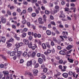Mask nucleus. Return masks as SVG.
Instances as JSON below:
<instances>
[{
  "mask_svg": "<svg viewBox=\"0 0 79 79\" xmlns=\"http://www.w3.org/2000/svg\"><path fill=\"white\" fill-rule=\"evenodd\" d=\"M52 29L54 31H55L56 32L57 30V29H56V28L55 27H52Z\"/></svg>",
  "mask_w": 79,
  "mask_h": 79,
  "instance_id": "42",
  "label": "nucleus"
},
{
  "mask_svg": "<svg viewBox=\"0 0 79 79\" xmlns=\"http://www.w3.org/2000/svg\"><path fill=\"white\" fill-rule=\"evenodd\" d=\"M62 76L65 78H67L68 77V74L67 73H64L63 74Z\"/></svg>",
  "mask_w": 79,
  "mask_h": 79,
  "instance_id": "10",
  "label": "nucleus"
},
{
  "mask_svg": "<svg viewBox=\"0 0 79 79\" xmlns=\"http://www.w3.org/2000/svg\"><path fill=\"white\" fill-rule=\"evenodd\" d=\"M65 2L64 1H63L61 2V4L62 5H64L65 4Z\"/></svg>",
  "mask_w": 79,
  "mask_h": 79,
  "instance_id": "57",
  "label": "nucleus"
},
{
  "mask_svg": "<svg viewBox=\"0 0 79 79\" xmlns=\"http://www.w3.org/2000/svg\"><path fill=\"white\" fill-rule=\"evenodd\" d=\"M28 47L29 48H31V47L32 46V43H28Z\"/></svg>",
  "mask_w": 79,
  "mask_h": 79,
  "instance_id": "22",
  "label": "nucleus"
},
{
  "mask_svg": "<svg viewBox=\"0 0 79 79\" xmlns=\"http://www.w3.org/2000/svg\"><path fill=\"white\" fill-rule=\"evenodd\" d=\"M58 27L59 28H64V26L63 25H62V23L61 24H59L58 26Z\"/></svg>",
  "mask_w": 79,
  "mask_h": 79,
  "instance_id": "29",
  "label": "nucleus"
},
{
  "mask_svg": "<svg viewBox=\"0 0 79 79\" xmlns=\"http://www.w3.org/2000/svg\"><path fill=\"white\" fill-rule=\"evenodd\" d=\"M53 40L54 42H58V41H57V40H56V38L55 37L53 38Z\"/></svg>",
  "mask_w": 79,
  "mask_h": 79,
  "instance_id": "34",
  "label": "nucleus"
},
{
  "mask_svg": "<svg viewBox=\"0 0 79 79\" xmlns=\"http://www.w3.org/2000/svg\"><path fill=\"white\" fill-rule=\"evenodd\" d=\"M27 22V21L26 20H24L23 21L22 23L23 24H25Z\"/></svg>",
  "mask_w": 79,
  "mask_h": 79,
  "instance_id": "56",
  "label": "nucleus"
},
{
  "mask_svg": "<svg viewBox=\"0 0 79 79\" xmlns=\"http://www.w3.org/2000/svg\"><path fill=\"white\" fill-rule=\"evenodd\" d=\"M67 35H63V36H62L63 37V38H64V39H67Z\"/></svg>",
  "mask_w": 79,
  "mask_h": 79,
  "instance_id": "61",
  "label": "nucleus"
},
{
  "mask_svg": "<svg viewBox=\"0 0 79 79\" xmlns=\"http://www.w3.org/2000/svg\"><path fill=\"white\" fill-rule=\"evenodd\" d=\"M57 48L59 50H61V47L60 46H57Z\"/></svg>",
  "mask_w": 79,
  "mask_h": 79,
  "instance_id": "63",
  "label": "nucleus"
},
{
  "mask_svg": "<svg viewBox=\"0 0 79 79\" xmlns=\"http://www.w3.org/2000/svg\"><path fill=\"white\" fill-rule=\"evenodd\" d=\"M51 46H52V47H53V46H54V45H55V43H54L53 41H51Z\"/></svg>",
  "mask_w": 79,
  "mask_h": 79,
  "instance_id": "39",
  "label": "nucleus"
},
{
  "mask_svg": "<svg viewBox=\"0 0 79 79\" xmlns=\"http://www.w3.org/2000/svg\"><path fill=\"white\" fill-rule=\"evenodd\" d=\"M59 53L61 54V55H66V53L63 50H61L59 52Z\"/></svg>",
  "mask_w": 79,
  "mask_h": 79,
  "instance_id": "13",
  "label": "nucleus"
},
{
  "mask_svg": "<svg viewBox=\"0 0 79 79\" xmlns=\"http://www.w3.org/2000/svg\"><path fill=\"white\" fill-rule=\"evenodd\" d=\"M71 6H73V7H74L76 5L74 3H72L70 4Z\"/></svg>",
  "mask_w": 79,
  "mask_h": 79,
  "instance_id": "51",
  "label": "nucleus"
},
{
  "mask_svg": "<svg viewBox=\"0 0 79 79\" xmlns=\"http://www.w3.org/2000/svg\"><path fill=\"white\" fill-rule=\"evenodd\" d=\"M32 37L31 36H29L28 37V40L31 41V40H32Z\"/></svg>",
  "mask_w": 79,
  "mask_h": 79,
  "instance_id": "43",
  "label": "nucleus"
},
{
  "mask_svg": "<svg viewBox=\"0 0 79 79\" xmlns=\"http://www.w3.org/2000/svg\"><path fill=\"white\" fill-rule=\"evenodd\" d=\"M27 10L28 12L31 13L33 11V9L32 7H29L28 8Z\"/></svg>",
  "mask_w": 79,
  "mask_h": 79,
  "instance_id": "16",
  "label": "nucleus"
},
{
  "mask_svg": "<svg viewBox=\"0 0 79 79\" xmlns=\"http://www.w3.org/2000/svg\"><path fill=\"white\" fill-rule=\"evenodd\" d=\"M27 55V52H25L23 53V56H26Z\"/></svg>",
  "mask_w": 79,
  "mask_h": 79,
  "instance_id": "32",
  "label": "nucleus"
},
{
  "mask_svg": "<svg viewBox=\"0 0 79 79\" xmlns=\"http://www.w3.org/2000/svg\"><path fill=\"white\" fill-rule=\"evenodd\" d=\"M66 49L68 50H71V48H72V45H69L67 47H66Z\"/></svg>",
  "mask_w": 79,
  "mask_h": 79,
  "instance_id": "17",
  "label": "nucleus"
},
{
  "mask_svg": "<svg viewBox=\"0 0 79 79\" xmlns=\"http://www.w3.org/2000/svg\"><path fill=\"white\" fill-rule=\"evenodd\" d=\"M10 55L11 56H13L15 55V52H11L10 54Z\"/></svg>",
  "mask_w": 79,
  "mask_h": 79,
  "instance_id": "25",
  "label": "nucleus"
},
{
  "mask_svg": "<svg viewBox=\"0 0 79 79\" xmlns=\"http://www.w3.org/2000/svg\"><path fill=\"white\" fill-rule=\"evenodd\" d=\"M45 78H46L45 75H43L41 77V79H45Z\"/></svg>",
  "mask_w": 79,
  "mask_h": 79,
  "instance_id": "60",
  "label": "nucleus"
},
{
  "mask_svg": "<svg viewBox=\"0 0 79 79\" xmlns=\"http://www.w3.org/2000/svg\"><path fill=\"white\" fill-rule=\"evenodd\" d=\"M23 42H24V43L26 45H28L29 43V40H27L26 39H24L23 40Z\"/></svg>",
  "mask_w": 79,
  "mask_h": 79,
  "instance_id": "5",
  "label": "nucleus"
},
{
  "mask_svg": "<svg viewBox=\"0 0 79 79\" xmlns=\"http://www.w3.org/2000/svg\"><path fill=\"white\" fill-rule=\"evenodd\" d=\"M41 56L43 59H44V61H46V59H45V55L43 54L41 55Z\"/></svg>",
  "mask_w": 79,
  "mask_h": 79,
  "instance_id": "26",
  "label": "nucleus"
},
{
  "mask_svg": "<svg viewBox=\"0 0 79 79\" xmlns=\"http://www.w3.org/2000/svg\"><path fill=\"white\" fill-rule=\"evenodd\" d=\"M63 63V61L62 60H59V61L58 63L59 64H62Z\"/></svg>",
  "mask_w": 79,
  "mask_h": 79,
  "instance_id": "38",
  "label": "nucleus"
},
{
  "mask_svg": "<svg viewBox=\"0 0 79 79\" xmlns=\"http://www.w3.org/2000/svg\"><path fill=\"white\" fill-rule=\"evenodd\" d=\"M46 34L48 35H52V31L49 30H47L46 31Z\"/></svg>",
  "mask_w": 79,
  "mask_h": 79,
  "instance_id": "6",
  "label": "nucleus"
},
{
  "mask_svg": "<svg viewBox=\"0 0 79 79\" xmlns=\"http://www.w3.org/2000/svg\"><path fill=\"white\" fill-rule=\"evenodd\" d=\"M55 8L56 10H58L60 8V7L58 6H56L55 7Z\"/></svg>",
  "mask_w": 79,
  "mask_h": 79,
  "instance_id": "48",
  "label": "nucleus"
},
{
  "mask_svg": "<svg viewBox=\"0 0 79 79\" xmlns=\"http://www.w3.org/2000/svg\"><path fill=\"white\" fill-rule=\"evenodd\" d=\"M1 40L2 42L5 43V40H6V38L4 36H2L1 38Z\"/></svg>",
  "mask_w": 79,
  "mask_h": 79,
  "instance_id": "8",
  "label": "nucleus"
},
{
  "mask_svg": "<svg viewBox=\"0 0 79 79\" xmlns=\"http://www.w3.org/2000/svg\"><path fill=\"white\" fill-rule=\"evenodd\" d=\"M42 47L44 50H46L47 49V46H46V45L45 43H43L42 44Z\"/></svg>",
  "mask_w": 79,
  "mask_h": 79,
  "instance_id": "7",
  "label": "nucleus"
},
{
  "mask_svg": "<svg viewBox=\"0 0 79 79\" xmlns=\"http://www.w3.org/2000/svg\"><path fill=\"white\" fill-rule=\"evenodd\" d=\"M4 67H5V65L4 64H1L0 65V68H4Z\"/></svg>",
  "mask_w": 79,
  "mask_h": 79,
  "instance_id": "46",
  "label": "nucleus"
},
{
  "mask_svg": "<svg viewBox=\"0 0 79 79\" xmlns=\"http://www.w3.org/2000/svg\"><path fill=\"white\" fill-rule=\"evenodd\" d=\"M21 55V52L20 51H19L17 52V56L18 57V58H20V56Z\"/></svg>",
  "mask_w": 79,
  "mask_h": 79,
  "instance_id": "14",
  "label": "nucleus"
},
{
  "mask_svg": "<svg viewBox=\"0 0 79 79\" xmlns=\"http://www.w3.org/2000/svg\"><path fill=\"white\" fill-rule=\"evenodd\" d=\"M32 17H35V16H36V14L35 13H33L32 14Z\"/></svg>",
  "mask_w": 79,
  "mask_h": 79,
  "instance_id": "52",
  "label": "nucleus"
},
{
  "mask_svg": "<svg viewBox=\"0 0 79 79\" xmlns=\"http://www.w3.org/2000/svg\"><path fill=\"white\" fill-rule=\"evenodd\" d=\"M29 75L31 77H33V75L31 73H29Z\"/></svg>",
  "mask_w": 79,
  "mask_h": 79,
  "instance_id": "62",
  "label": "nucleus"
},
{
  "mask_svg": "<svg viewBox=\"0 0 79 79\" xmlns=\"http://www.w3.org/2000/svg\"><path fill=\"white\" fill-rule=\"evenodd\" d=\"M37 37L38 38H40V37H41V34H37Z\"/></svg>",
  "mask_w": 79,
  "mask_h": 79,
  "instance_id": "49",
  "label": "nucleus"
},
{
  "mask_svg": "<svg viewBox=\"0 0 79 79\" xmlns=\"http://www.w3.org/2000/svg\"><path fill=\"white\" fill-rule=\"evenodd\" d=\"M69 10V8L66 7L65 9V11H68Z\"/></svg>",
  "mask_w": 79,
  "mask_h": 79,
  "instance_id": "55",
  "label": "nucleus"
},
{
  "mask_svg": "<svg viewBox=\"0 0 79 79\" xmlns=\"http://www.w3.org/2000/svg\"><path fill=\"white\" fill-rule=\"evenodd\" d=\"M47 71H48V69L47 68H45L43 70V72L44 73H47Z\"/></svg>",
  "mask_w": 79,
  "mask_h": 79,
  "instance_id": "37",
  "label": "nucleus"
},
{
  "mask_svg": "<svg viewBox=\"0 0 79 79\" xmlns=\"http://www.w3.org/2000/svg\"><path fill=\"white\" fill-rule=\"evenodd\" d=\"M46 44L48 48L49 49H50V48H51V46L50 45V44L49 43H48V42H46Z\"/></svg>",
  "mask_w": 79,
  "mask_h": 79,
  "instance_id": "11",
  "label": "nucleus"
},
{
  "mask_svg": "<svg viewBox=\"0 0 79 79\" xmlns=\"http://www.w3.org/2000/svg\"><path fill=\"white\" fill-rule=\"evenodd\" d=\"M28 35H32L33 36V35H34V32H31V31H29L28 32Z\"/></svg>",
  "mask_w": 79,
  "mask_h": 79,
  "instance_id": "21",
  "label": "nucleus"
},
{
  "mask_svg": "<svg viewBox=\"0 0 79 79\" xmlns=\"http://www.w3.org/2000/svg\"><path fill=\"white\" fill-rule=\"evenodd\" d=\"M13 41H14V40L13 38H11L7 41V43H8V42H13Z\"/></svg>",
  "mask_w": 79,
  "mask_h": 79,
  "instance_id": "30",
  "label": "nucleus"
},
{
  "mask_svg": "<svg viewBox=\"0 0 79 79\" xmlns=\"http://www.w3.org/2000/svg\"><path fill=\"white\" fill-rule=\"evenodd\" d=\"M27 25L28 27H30L31 26V23L30 22H28L27 23Z\"/></svg>",
  "mask_w": 79,
  "mask_h": 79,
  "instance_id": "47",
  "label": "nucleus"
},
{
  "mask_svg": "<svg viewBox=\"0 0 79 79\" xmlns=\"http://www.w3.org/2000/svg\"><path fill=\"white\" fill-rule=\"evenodd\" d=\"M68 74H69V75H70V76L73 75V77H76L75 76V74H76V73H75V72H74L73 73V72L72 71H69L68 73Z\"/></svg>",
  "mask_w": 79,
  "mask_h": 79,
  "instance_id": "3",
  "label": "nucleus"
},
{
  "mask_svg": "<svg viewBox=\"0 0 79 79\" xmlns=\"http://www.w3.org/2000/svg\"><path fill=\"white\" fill-rule=\"evenodd\" d=\"M23 4L24 5H27L28 4V3L26 1H23Z\"/></svg>",
  "mask_w": 79,
  "mask_h": 79,
  "instance_id": "40",
  "label": "nucleus"
},
{
  "mask_svg": "<svg viewBox=\"0 0 79 79\" xmlns=\"http://www.w3.org/2000/svg\"><path fill=\"white\" fill-rule=\"evenodd\" d=\"M26 33L24 32L23 33L22 35V38H24V37H26Z\"/></svg>",
  "mask_w": 79,
  "mask_h": 79,
  "instance_id": "20",
  "label": "nucleus"
},
{
  "mask_svg": "<svg viewBox=\"0 0 79 79\" xmlns=\"http://www.w3.org/2000/svg\"><path fill=\"white\" fill-rule=\"evenodd\" d=\"M36 54V53L35 52H33V53L31 54V56L32 58H34V57H35V55Z\"/></svg>",
  "mask_w": 79,
  "mask_h": 79,
  "instance_id": "18",
  "label": "nucleus"
},
{
  "mask_svg": "<svg viewBox=\"0 0 79 79\" xmlns=\"http://www.w3.org/2000/svg\"><path fill=\"white\" fill-rule=\"evenodd\" d=\"M51 24H52V25H53V26H56V24L55 23V22L52 21L51 22Z\"/></svg>",
  "mask_w": 79,
  "mask_h": 79,
  "instance_id": "41",
  "label": "nucleus"
},
{
  "mask_svg": "<svg viewBox=\"0 0 79 79\" xmlns=\"http://www.w3.org/2000/svg\"><path fill=\"white\" fill-rule=\"evenodd\" d=\"M7 14L9 15L10 16H11V12L10 11V10H7Z\"/></svg>",
  "mask_w": 79,
  "mask_h": 79,
  "instance_id": "35",
  "label": "nucleus"
},
{
  "mask_svg": "<svg viewBox=\"0 0 79 79\" xmlns=\"http://www.w3.org/2000/svg\"><path fill=\"white\" fill-rule=\"evenodd\" d=\"M45 13L46 15H49L50 12L48 10H46L45 11Z\"/></svg>",
  "mask_w": 79,
  "mask_h": 79,
  "instance_id": "23",
  "label": "nucleus"
},
{
  "mask_svg": "<svg viewBox=\"0 0 79 79\" xmlns=\"http://www.w3.org/2000/svg\"><path fill=\"white\" fill-rule=\"evenodd\" d=\"M6 44H7V48H10V47H11V45H12V44L9 42L7 43V42H6Z\"/></svg>",
  "mask_w": 79,
  "mask_h": 79,
  "instance_id": "15",
  "label": "nucleus"
},
{
  "mask_svg": "<svg viewBox=\"0 0 79 79\" xmlns=\"http://www.w3.org/2000/svg\"><path fill=\"white\" fill-rule=\"evenodd\" d=\"M58 10H56L54 9L53 11V14L54 15V14H55V13H56Z\"/></svg>",
  "mask_w": 79,
  "mask_h": 79,
  "instance_id": "44",
  "label": "nucleus"
},
{
  "mask_svg": "<svg viewBox=\"0 0 79 79\" xmlns=\"http://www.w3.org/2000/svg\"><path fill=\"white\" fill-rule=\"evenodd\" d=\"M32 61L31 60L27 62V66L28 67L32 66Z\"/></svg>",
  "mask_w": 79,
  "mask_h": 79,
  "instance_id": "1",
  "label": "nucleus"
},
{
  "mask_svg": "<svg viewBox=\"0 0 79 79\" xmlns=\"http://www.w3.org/2000/svg\"><path fill=\"white\" fill-rule=\"evenodd\" d=\"M45 65H44V64H43L41 66V68H42V69H44V68H45Z\"/></svg>",
  "mask_w": 79,
  "mask_h": 79,
  "instance_id": "54",
  "label": "nucleus"
},
{
  "mask_svg": "<svg viewBox=\"0 0 79 79\" xmlns=\"http://www.w3.org/2000/svg\"><path fill=\"white\" fill-rule=\"evenodd\" d=\"M43 59H42L40 58L38 59V62L40 64H42L43 63Z\"/></svg>",
  "mask_w": 79,
  "mask_h": 79,
  "instance_id": "12",
  "label": "nucleus"
},
{
  "mask_svg": "<svg viewBox=\"0 0 79 79\" xmlns=\"http://www.w3.org/2000/svg\"><path fill=\"white\" fill-rule=\"evenodd\" d=\"M62 34L63 35H68V33L67 32H65V31H63Z\"/></svg>",
  "mask_w": 79,
  "mask_h": 79,
  "instance_id": "28",
  "label": "nucleus"
},
{
  "mask_svg": "<svg viewBox=\"0 0 79 79\" xmlns=\"http://www.w3.org/2000/svg\"><path fill=\"white\" fill-rule=\"evenodd\" d=\"M3 74H4V76H9V72L8 71H3L2 72Z\"/></svg>",
  "mask_w": 79,
  "mask_h": 79,
  "instance_id": "4",
  "label": "nucleus"
},
{
  "mask_svg": "<svg viewBox=\"0 0 79 79\" xmlns=\"http://www.w3.org/2000/svg\"><path fill=\"white\" fill-rule=\"evenodd\" d=\"M41 8L42 10H46V9L45 8V7L44 6H42L41 7Z\"/></svg>",
  "mask_w": 79,
  "mask_h": 79,
  "instance_id": "50",
  "label": "nucleus"
},
{
  "mask_svg": "<svg viewBox=\"0 0 79 79\" xmlns=\"http://www.w3.org/2000/svg\"><path fill=\"white\" fill-rule=\"evenodd\" d=\"M15 46H16V47H17V48H19V47H20V45L19 44V43H17L16 44H15Z\"/></svg>",
  "mask_w": 79,
  "mask_h": 79,
  "instance_id": "36",
  "label": "nucleus"
},
{
  "mask_svg": "<svg viewBox=\"0 0 79 79\" xmlns=\"http://www.w3.org/2000/svg\"><path fill=\"white\" fill-rule=\"evenodd\" d=\"M76 7H74L73 8L72 7L71 8V10H73V12H74V13H75V12H76Z\"/></svg>",
  "mask_w": 79,
  "mask_h": 79,
  "instance_id": "45",
  "label": "nucleus"
},
{
  "mask_svg": "<svg viewBox=\"0 0 79 79\" xmlns=\"http://www.w3.org/2000/svg\"><path fill=\"white\" fill-rule=\"evenodd\" d=\"M60 74H61V73H58L56 74H55L54 75V77H57L58 76H60Z\"/></svg>",
  "mask_w": 79,
  "mask_h": 79,
  "instance_id": "27",
  "label": "nucleus"
},
{
  "mask_svg": "<svg viewBox=\"0 0 79 79\" xmlns=\"http://www.w3.org/2000/svg\"><path fill=\"white\" fill-rule=\"evenodd\" d=\"M35 47H36V48H37V45H35V46H32L31 48H31L32 50H35Z\"/></svg>",
  "mask_w": 79,
  "mask_h": 79,
  "instance_id": "24",
  "label": "nucleus"
},
{
  "mask_svg": "<svg viewBox=\"0 0 79 79\" xmlns=\"http://www.w3.org/2000/svg\"><path fill=\"white\" fill-rule=\"evenodd\" d=\"M37 56L38 57H40V56H41V54L40 53H38L37 54Z\"/></svg>",
  "mask_w": 79,
  "mask_h": 79,
  "instance_id": "53",
  "label": "nucleus"
},
{
  "mask_svg": "<svg viewBox=\"0 0 79 79\" xmlns=\"http://www.w3.org/2000/svg\"><path fill=\"white\" fill-rule=\"evenodd\" d=\"M68 61H69L70 63H73V61H74V60H73L71 59H69V58H68Z\"/></svg>",
  "mask_w": 79,
  "mask_h": 79,
  "instance_id": "33",
  "label": "nucleus"
},
{
  "mask_svg": "<svg viewBox=\"0 0 79 79\" xmlns=\"http://www.w3.org/2000/svg\"><path fill=\"white\" fill-rule=\"evenodd\" d=\"M33 72L34 75L36 76L37 75V73H38L39 71L37 70L34 69L33 70Z\"/></svg>",
  "mask_w": 79,
  "mask_h": 79,
  "instance_id": "2",
  "label": "nucleus"
},
{
  "mask_svg": "<svg viewBox=\"0 0 79 79\" xmlns=\"http://www.w3.org/2000/svg\"><path fill=\"white\" fill-rule=\"evenodd\" d=\"M1 22H2V23H3V24L6 23V19L3 18H2L1 19Z\"/></svg>",
  "mask_w": 79,
  "mask_h": 79,
  "instance_id": "9",
  "label": "nucleus"
},
{
  "mask_svg": "<svg viewBox=\"0 0 79 79\" xmlns=\"http://www.w3.org/2000/svg\"><path fill=\"white\" fill-rule=\"evenodd\" d=\"M39 63H37L35 65V68H38L39 65Z\"/></svg>",
  "mask_w": 79,
  "mask_h": 79,
  "instance_id": "58",
  "label": "nucleus"
},
{
  "mask_svg": "<svg viewBox=\"0 0 79 79\" xmlns=\"http://www.w3.org/2000/svg\"><path fill=\"white\" fill-rule=\"evenodd\" d=\"M59 17V18H65L66 16H65V15H64V14H62L60 15Z\"/></svg>",
  "mask_w": 79,
  "mask_h": 79,
  "instance_id": "19",
  "label": "nucleus"
},
{
  "mask_svg": "<svg viewBox=\"0 0 79 79\" xmlns=\"http://www.w3.org/2000/svg\"><path fill=\"white\" fill-rule=\"evenodd\" d=\"M44 23V22L43 21H41L39 22V24H43Z\"/></svg>",
  "mask_w": 79,
  "mask_h": 79,
  "instance_id": "59",
  "label": "nucleus"
},
{
  "mask_svg": "<svg viewBox=\"0 0 79 79\" xmlns=\"http://www.w3.org/2000/svg\"><path fill=\"white\" fill-rule=\"evenodd\" d=\"M15 38L17 40H20V37L17 36V35H15Z\"/></svg>",
  "mask_w": 79,
  "mask_h": 79,
  "instance_id": "31",
  "label": "nucleus"
},
{
  "mask_svg": "<svg viewBox=\"0 0 79 79\" xmlns=\"http://www.w3.org/2000/svg\"><path fill=\"white\" fill-rule=\"evenodd\" d=\"M24 62L23 59H21L20 61V63H23Z\"/></svg>",
  "mask_w": 79,
  "mask_h": 79,
  "instance_id": "64",
  "label": "nucleus"
}]
</instances>
